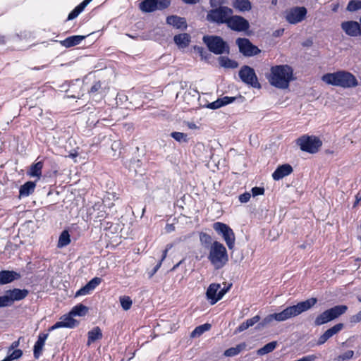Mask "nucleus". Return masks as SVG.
<instances>
[{"label":"nucleus","mask_w":361,"mask_h":361,"mask_svg":"<svg viewBox=\"0 0 361 361\" xmlns=\"http://www.w3.org/2000/svg\"><path fill=\"white\" fill-rule=\"evenodd\" d=\"M293 171V167L290 164H284L276 168L272 173V178L274 180H279L292 173Z\"/></svg>","instance_id":"obj_20"},{"label":"nucleus","mask_w":361,"mask_h":361,"mask_svg":"<svg viewBox=\"0 0 361 361\" xmlns=\"http://www.w3.org/2000/svg\"><path fill=\"white\" fill-rule=\"evenodd\" d=\"M347 310L348 307L345 305H336L328 309L316 317L314 324L316 326H321L326 324L343 314Z\"/></svg>","instance_id":"obj_6"},{"label":"nucleus","mask_w":361,"mask_h":361,"mask_svg":"<svg viewBox=\"0 0 361 361\" xmlns=\"http://www.w3.org/2000/svg\"><path fill=\"white\" fill-rule=\"evenodd\" d=\"M180 263H181V262H180L179 263H178V264H176V265H174V267H173V269H176V268L179 266V264H180Z\"/></svg>","instance_id":"obj_64"},{"label":"nucleus","mask_w":361,"mask_h":361,"mask_svg":"<svg viewBox=\"0 0 361 361\" xmlns=\"http://www.w3.org/2000/svg\"><path fill=\"white\" fill-rule=\"evenodd\" d=\"M253 197L261 195L264 193V188L262 187H254L251 190Z\"/></svg>","instance_id":"obj_48"},{"label":"nucleus","mask_w":361,"mask_h":361,"mask_svg":"<svg viewBox=\"0 0 361 361\" xmlns=\"http://www.w3.org/2000/svg\"><path fill=\"white\" fill-rule=\"evenodd\" d=\"M102 282L99 277L91 279L85 286L80 288L75 293V297L90 294Z\"/></svg>","instance_id":"obj_19"},{"label":"nucleus","mask_w":361,"mask_h":361,"mask_svg":"<svg viewBox=\"0 0 361 361\" xmlns=\"http://www.w3.org/2000/svg\"><path fill=\"white\" fill-rule=\"evenodd\" d=\"M166 230L167 232L170 233L175 230V227L173 224H166Z\"/></svg>","instance_id":"obj_60"},{"label":"nucleus","mask_w":361,"mask_h":361,"mask_svg":"<svg viewBox=\"0 0 361 361\" xmlns=\"http://www.w3.org/2000/svg\"><path fill=\"white\" fill-rule=\"evenodd\" d=\"M161 261H159V262L153 268L152 271L149 273V277H152L158 271L161 265Z\"/></svg>","instance_id":"obj_57"},{"label":"nucleus","mask_w":361,"mask_h":361,"mask_svg":"<svg viewBox=\"0 0 361 361\" xmlns=\"http://www.w3.org/2000/svg\"><path fill=\"white\" fill-rule=\"evenodd\" d=\"M231 286V285H230L229 286H228L226 288H224L219 290L218 294H217V298L215 299L214 302H217L219 300H221L223 298V296L224 295V294L229 290Z\"/></svg>","instance_id":"obj_51"},{"label":"nucleus","mask_w":361,"mask_h":361,"mask_svg":"<svg viewBox=\"0 0 361 361\" xmlns=\"http://www.w3.org/2000/svg\"><path fill=\"white\" fill-rule=\"evenodd\" d=\"M261 317L259 315H255V317L247 319L245 322L240 324L236 329L238 332H242L248 328L254 326L256 323L259 322Z\"/></svg>","instance_id":"obj_31"},{"label":"nucleus","mask_w":361,"mask_h":361,"mask_svg":"<svg viewBox=\"0 0 361 361\" xmlns=\"http://www.w3.org/2000/svg\"><path fill=\"white\" fill-rule=\"evenodd\" d=\"M44 166V162L42 161H37L32 164L30 166V171L27 172V174L30 177H36L37 179H39L42 176V169Z\"/></svg>","instance_id":"obj_30"},{"label":"nucleus","mask_w":361,"mask_h":361,"mask_svg":"<svg viewBox=\"0 0 361 361\" xmlns=\"http://www.w3.org/2000/svg\"><path fill=\"white\" fill-rule=\"evenodd\" d=\"M210 6L212 8H218L224 6V4L226 3V0H209Z\"/></svg>","instance_id":"obj_47"},{"label":"nucleus","mask_w":361,"mask_h":361,"mask_svg":"<svg viewBox=\"0 0 361 361\" xmlns=\"http://www.w3.org/2000/svg\"><path fill=\"white\" fill-rule=\"evenodd\" d=\"M354 355V351L349 350L343 354L338 355L336 358L337 361H346L350 360Z\"/></svg>","instance_id":"obj_44"},{"label":"nucleus","mask_w":361,"mask_h":361,"mask_svg":"<svg viewBox=\"0 0 361 361\" xmlns=\"http://www.w3.org/2000/svg\"><path fill=\"white\" fill-rule=\"evenodd\" d=\"M213 228L223 238L228 249L233 250L235 242L233 231L227 224L222 222H215L213 224Z\"/></svg>","instance_id":"obj_9"},{"label":"nucleus","mask_w":361,"mask_h":361,"mask_svg":"<svg viewBox=\"0 0 361 361\" xmlns=\"http://www.w3.org/2000/svg\"><path fill=\"white\" fill-rule=\"evenodd\" d=\"M250 194L249 192H245L239 196V201L242 203L247 202L250 199Z\"/></svg>","instance_id":"obj_52"},{"label":"nucleus","mask_w":361,"mask_h":361,"mask_svg":"<svg viewBox=\"0 0 361 361\" xmlns=\"http://www.w3.org/2000/svg\"><path fill=\"white\" fill-rule=\"evenodd\" d=\"M29 294L27 289L13 288L5 291L7 306H11L15 301L22 300Z\"/></svg>","instance_id":"obj_14"},{"label":"nucleus","mask_w":361,"mask_h":361,"mask_svg":"<svg viewBox=\"0 0 361 361\" xmlns=\"http://www.w3.org/2000/svg\"><path fill=\"white\" fill-rule=\"evenodd\" d=\"M171 4V0H144L139 4V8L143 13H152L157 10L162 11Z\"/></svg>","instance_id":"obj_11"},{"label":"nucleus","mask_w":361,"mask_h":361,"mask_svg":"<svg viewBox=\"0 0 361 361\" xmlns=\"http://www.w3.org/2000/svg\"><path fill=\"white\" fill-rule=\"evenodd\" d=\"M173 40L179 48L183 49L189 45L190 36L188 33L178 34L174 36Z\"/></svg>","instance_id":"obj_26"},{"label":"nucleus","mask_w":361,"mask_h":361,"mask_svg":"<svg viewBox=\"0 0 361 361\" xmlns=\"http://www.w3.org/2000/svg\"><path fill=\"white\" fill-rule=\"evenodd\" d=\"M186 4H195L200 1V0H181Z\"/></svg>","instance_id":"obj_59"},{"label":"nucleus","mask_w":361,"mask_h":361,"mask_svg":"<svg viewBox=\"0 0 361 361\" xmlns=\"http://www.w3.org/2000/svg\"><path fill=\"white\" fill-rule=\"evenodd\" d=\"M343 31L350 37L361 36V24L357 21L348 20L343 21L341 24Z\"/></svg>","instance_id":"obj_15"},{"label":"nucleus","mask_w":361,"mask_h":361,"mask_svg":"<svg viewBox=\"0 0 361 361\" xmlns=\"http://www.w3.org/2000/svg\"><path fill=\"white\" fill-rule=\"evenodd\" d=\"M222 104L221 100L219 98L216 101L208 104L207 107L210 109H217L223 106Z\"/></svg>","instance_id":"obj_46"},{"label":"nucleus","mask_w":361,"mask_h":361,"mask_svg":"<svg viewBox=\"0 0 361 361\" xmlns=\"http://www.w3.org/2000/svg\"><path fill=\"white\" fill-rule=\"evenodd\" d=\"M102 282L99 277L91 279L85 286L80 288L75 293V297L90 294Z\"/></svg>","instance_id":"obj_18"},{"label":"nucleus","mask_w":361,"mask_h":361,"mask_svg":"<svg viewBox=\"0 0 361 361\" xmlns=\"http://www.w3.org/2000/svg\"><path fill=\"white\" fill-rule=\"evenodd\" d=\"M49 336V334L40 333L37 341L35 342L33 348V355L35 359H39L42 355L45 341Z\"/></svg>","instance_id":"obj_21"},{"label":"nucleus","mask_w":361,"mask_h":361,"mask_svg":"<svg viewBox=\"0 0 361 361\" xmlns=\"http://www.w3.org/2000/svg\"><path fill=\"white\" fill-rule=\"evenodd\" d=\"M278 0H271V4L276 6L277 4Z\"/></svg>","instance_id":"obj_63"},{"label":"nucleus","mask_w":361,"mask_h":361,"mask_svg":"<svg viewBox=\"0 0 361 361\" xmlns=\"http://www.w3.org/2000/svg\"><path fill=\"white\" fill-rule=\"evenodd\" d=\"M246 346L247 345L245 343H241L237 345L235 347H232L226 350L224 353V355L226 357L235 356L238 355L240 352H242L243 350H245Z\"/></svg>","instance_id":"obj_34"},{"label":"nucleus","mask_w":361,"mask_h":361,"mask_svg":"<svg viewBox=\"0 0 361 361\" xmlns=\"http://www.w3.org/2000/svg\"><path fill=\"white\" fill-rule=\"evenodd\" d=\"M307 9L305 7H295L286 16V20L291 24L301 22L306 16Z\"/></svg>","instance_id":"obj_16"},{"label":"nucleus","mask_w":361,"mask_h":361,"mask_svg":"<svg viewBox=\"0 0 361 361\" xmlns=\"http://www.w3.org/2000/svg\"><path fill=\"white\" fill-rule=\"evenodd\" d=\"M20 278V274L14 271L2 270L0 271V285L10 283Z\"/></svg>","instance_id":"obj_22"},{"label":"nucleus","mask_w":361,"mask_h":361,"mask_svg":"<svg viewBox=\"0 0 361 361\" xmlns=\"http://www.w3.org/2000/svg\"><path fill=\"white\" fill-rule=\"evenodd\" d=\"M219 64L221 66L226 68H236L238 66V63L226 56H220L219 58Z\"/></svg>","instance_id":"obj_35"},{"label":"nucleus","mask_w":361,"mask_h":361,"mask_svg":"<svg viewBox=\"0 0 361 361\" xmlns=\"http://www.w3.org/2000/svg\"><path fill=\"white\" fill-rule=\"evenodd\" d=\"M233 11L227 6H220L210 10L207 15V20L217 24L227 23Z\"/></svg>","instance_id":"obj_8"},{"label":"nucleus","mask_w":361,"mask_h":361,"mask_svg":"<svg viewBox=\"0 0 361 361\" xmlns=\"http://www.w3.org/2000/svg\"><path fill=\"white\" fill-rule=\"evenodd\" d=\"M202 40L209 51L216 55L229 54V46L221 37L206 35L203 37Z\"/></svg>","instance_id":"obj_5"},{"label":"nucleus","mask_w":361,"mask_h":361,"mask_svg":"<svg viewBox=\"0 0 361 361\" xmlns=\"http://www.w3.org/2000/svg\"><path fill=\"white\" fill-rule=\"evenodd\" d=\"M102 338V332L99 326L94 327L91 331L88 332L87 345H90L91 343L99 340Z\"/></svg>","instance_id":"obj_32"},{"label":"nucleus","mask_w":361,"mask_h":361,"mask_svg":"<svg viewBox=\"0 0 361 361\" xmlns=\"http://www.w3.org/2000/svg\"><path fill=\"white\" fill-rule=\"evenodd\" d=\"M19 344H20V339H18V341H16L14 342H13L9 348V350H8V353L11 351V350H14L15 348H16L17 347L19 346Z\"/></svg>","instance_id":"obj_58"},{"label":"nucleus","mask_w":361,"mask_h":361,"mask_svg":"<svg viewBox=\"0 0 361 361\" xmlns=\"http://www.w3.org/2000/svg\"><path fill=\"white\" fill-rule=\"evenodd\" d=\"M6 307L8 306L6 302V295L4 294V295L0 296V308Z\"/></svg>","instance_id":"obj_56"},{"label":"nucleus","mask_w":361,"mask_h":361,"mask_svg":"<svg viewBox=\"0 0 361 361\" xmlns=\"http://www.w3.org/2000/svg\"><path fill=\"white\" fill-rule=\"evenodd\" d=\"M211 324L206 323L202 325L197 326L190 334L191 338H196L200 336L205 331H209L211 329Z\"/></svg>","instance_id":"obj_36"},{"label":"nucleus","mask_w":361,"mask_h":361,"mask_svg":"<svg viewBox=\"0 0 361 361\" xmlns=\"http://www.w3.org/2000/svg\"><path fill=\"white\" fill-rule=\"evenodd\" d=\"M121 305L124 310H128L130 309L133 302L129 296H121L119 298Z\"/></svg>","instance_id":"obj_42"},{"label":"nucleus","mask_w":361,"mask_h":361,"mask_svg":"<svg viewBox=\"0 0 361 361\" xmlns=\"http://www.w3.org/2000/svg\"><path fill=\"white\" fill-rule=\"evenodd\" d=\"M317 298H311L305 301L300 302L297 305L287 307L281 312L270 314L265 317L263 320L257 324L256 328L257 329H260L272 322L274 320L277 322H283L290 318L296 317L301 313L310 310L317 304Z\"/></svg>","instance_id":"obj_1"},{"label":"nucleus","mask_w":361,"mask_h":361,"mask_svg":"<svg viewBox=\"0 0 361 361\" xmlns=\"http://www.w3.org/2000/svg\"><path fill=\"white\" fill-rule=\"evenodd\" d=\"M102 85L100 81L95 82L89 90V93L94 94L101 89Z\"/></svg>","instance_id":"obj_50"},{"label":"nucleus","mask_w":361,"mask_h":361,"mask_svg":"<svg viewBox=\"0 0 361 361\" xmlns=\"http://www.w3.org/2000/svg\"><path fill=\"white\" fill-rule=\"evenodd\" d=\"M200 240L202 245L206 248H209L213 243L212 237L209 234L203 232L200 233Z\"/></svg>","instance_id":"obj_41"},{"label":"nucleus","mask_w":361,"mask_h":361,"mask_svg":"<svg viewBox=\"0 0 361 361\" xmlns=\"http://www.w3.org/2000/svg\"><path fill=\"white\" fill-rule=\"evenodd\" d=\"M235 43L238 47L240 53L244 56L251 57L261 53V50L247 38L239 37L236 39Z\"/></svg>","instance_id":"obj_12"},{"label":"nucleus","mask_w":361,"mask_h":361,"mask_svg":"<svg viewBox=\"0 0 361 361\" xmlns=\"http://www.w3.org/2000/svg\"><path fill=\"white\" fill-rule=\"evenodd\" d=\"M195 49H197L198 53L200 54V55L201 56V57L202 59H206L207 58V55L208 54V53L207 52L206 50H204V48L200 47H195Z\"/></svg>","instance_id":"obj_53"},{"label":"nucleus","mask_w":361,"mask_h":361,"mask_svg":"<svg viewBox=\"0 0 361 361\" xmlns=\"http://www.w3.org/2000/svg\"><path fill=\"white\" fill-rule=\"evenodd\" d=\"M78 322L71 317H66L63 321L57 322L55 324L49 329V331H54L59 328H74L77 326Z\"/></svg>","instance_id":"obj_24"},{"label":"nucleus","mask_w":361,"mask_h":361,"mask_svg":"<svg viewBox=\"0 0 361 361\" xmlns=\"http://www.w3.org/2000/svg\"><path fill=\"white\" fill-rule=\"evenodd\" d=\"M236 99H237V97H228V96L220 98V99L221 100V102L223 103L222 104L223 106L233 102L234 101L236 100Z\"/></svg>","instance_id":"obj_49"},{"label":"nucleus","mask_w":361,"mask_h":361,"mask_svg":"<svg viewBox=\"0 0 361 361\" xmlns=\"http://www.w3.org/2000/svg\"><path fill=\"white\" fill-rule=\"evenodd\" d=\"M6 43V38L4 35H0V44H4Z\"/></svg>","instance_id":"obj_61"},{"label":"nucleus","mask_w":361,"mask_h":361,"mask_svg":"<svg viewBox=\"0 0 361 361\" xmlns=\"http://www.w3.org/2000/svg\"><path fill=\"white\" fill-rule=\"evenodd\" d=\"M36 187L33 181H27L20 188L19 193L20 197H27L31 195Z\"/></svg>","instance_id":"obj_28"},{"label":"nucleus","mask_w":361,"mask_h":361,"mask_svg":"<svg viewBox=\"0 0 361 361\" xmlns=\"http://www.w3.org/2000/svg\"><path fill=\"white\" fill-rule=\"evenodd\" d=\"M71 243L70 235L67 231H63L61 233L59 241H58V247H63L67 246Z\"/></svg>","instance_id":"obj_37"},{"label":"nucleus","mask_w":361,"mask_h":361,"mask_svg":"<svg viewBox=\"0 0 361 361\" xmlns=\"http://www.w3.org/2000/svg\"><path fill=\"white\" fill-rule=\"evenodd\" d=\"M343 324L338 323L327 329L323 334L319 336L317 341V345H321L325 343L330 338L341 331L343 329Z\"/></svg>","instance_id":"obj_17"},{"label":"nucleus","mask_w":361,"mask_h":361,"mask_svg":"<svg viewBox=\"0 0 361 361\" xmlns=\"http://www.w3.org/2000/svg\"><path fill=\"white\" fill-rule=\"evenodd\" d=\"M82 35H73L60 42L61 44L66 48H70L79 44L85 39Z\"/></svg>","instance_id":"obj_25"},{"label":"nucleus","mask_w":361,"mask_h":361,"mask_svg":"<svg viewBox=\"0 0 361 361\" xmlns=\"http://www.w3.org/2000/svg\"><path fill=\"white\" fill-rule=\"evenodd\" d=\"M293 71L288 65H279L271 68L268 78L270 84L277 88L286 89L293 80Z\"/></svg>","instance_id":"obj_2"},{"label":"nucleus","mask_w":361,"mask_h":361,"mask_svg":"<svg viewBox=\"0 0 361 361\" xmlns=\"http://www.w3.org/2000/svg\"><path fill=\"white\" fill-rule=\"evenodd\" d=\"M360 201H361V195L360 193H357L356 195V202L355 203V205L357 204Z\"/></svg>","instance_id":"obj_62"},{"label":"nucleus","mask_w":361,"mask_h":361,"mask_svg":"<svg viewBox=\"0 0 361 361\" xmlns=\"http://www.w3.org/2000/svg\"><path fill=\"white\" fill-rule=\"evenodd\" d=\"M300 149L310 154L317 153L322 145V140L316 136L304 135L296 140Z\"/></svg>","instance_id":"obj_7"},{"label":"nucleus","mask_w":361,"mask_h":361,"mask_svg":"<svg viewBox=\"0 0 361 361\" xmlns=\"http://www.w3.org/2000/svg\"><path fill=\"white\" fill-rule=\"evenodd\" d=\"M23 355V351L20 349L13 350L12 353H10L7 357L10 361L17 360Z\"/></svg>","instance_id":"obj_45"},{"label":"nucleus","mask_w":361,"mask_h":361,"mask_svg":"<svg viewBox=\"0 0 361 361\" xmlns=\"http://www.w3.org/2000/svg\"><path fill=\"white\" fill-rule=\"evenodd\" d=\"M92 0H84L82 3L78 5L69 14L67 20H71L75 19L78 16V15L83 11L85 7L92 1Z\"/></svg>","instance_id":"obj_29"},{"label":"nucleus","mask_w":361,"mask_h":361,"mask_svg":"<svg viewBox=\"0 0 361 361\" xmlns=\"http://www.w3.org/2000/svg\"><path fill=\"white\" fill-rule=\"evenodd\" d=\"M166 23L177 29H186L187 22L185 18L176 15L169 16L166 18Z\"/></svg>","instance_id":"obj_23"},{"label":"nucleus","mask_w":361,"mask_h":361,"mask_svg":"<svg viewBox=\"0 0 361 361\" xmlns=\"http://www.w3.org/2000/svg\"><path fill=\"white\" fill-rule=\"evenodd\" d=\"M220 285L216 283L211 284L207 290V297L209 300H211V304L214 305L216 302H214L215 299L217 298L218 291L220 288Z\"/></svg>","instance_id":"obj_33"},{"label":"nucleus","mask_w":361,"mask_h":361,"mask_svg":"<svg viewBox=\"0 0 361 361\" xmlns=\"http://www.w3.org/2000/svg\"><path fill=\"white\" fill-rule=\"evenodd\" d=\"M361 9V0H350L346 11L349 12H355Z\"/></svg>","instance_id":"obj_40"},{"label":"nucleus","mask_w":361,"mask_h":361,"mask_svg":"<svg viewBox=\"0 0 361 361\" xmlns=\"http://www.w3.org/2000/svg\"><path fill=\"white\" fill-rule=\"evenodd\" d=\"M207 258L215 269L223 268L228 262L226 247L219 241H214L209 247Z\"/></svg>","instance_id":"obj_4"},{"label":"nucleus","mask_w":361,"mask_h":361,"mask_svg":"<svg viewBox=\"0 0 361 361\" xmlns=\"http://www.w3.org/2000/svg\"><path fill=\"white\" fill-rule=\"evenodd\" d=\"M88 311V308L82 304L75 306L70 312L73 316H84Z\"/></svg>","instance_id":"obj_39"},{"label":"nucleus","mask_w":361,"mask_h":361,"mask_svg":"<svg viewBox=\"0 0 361 361\" xmlns=\"http://www.w3.org/2000/svg\"><path fill=\"white\" fill-rule=\"evenodd\" d=\"M172 247H173V244H168V245H166L165 250L163 251L162 257H161V259L160 260V261H161V262L166 257V255H167V253H168L169 250H171L172 248Z\"/></svg>","instance_id":"obj_54"},{"label":"nucleus","mask_w":361,"mask_h":361,"mask_svg":"<svg viewBox=\"0 0 361 361\" xmlns=\"http://www.w3.org/2000/svg\"><path fill=\"white\" fill-rule=\"evenodd\" d=\"M322 80L328 85L341 87L343 88L355 87L359 84L355 76L346 71H338L334 73L324 74Z\"/></svg>","instance_id":"obj_3"},{"label":"nucleus","mask_w":361,"mask_h":361,"mask_svg":"<svg viewBox=\"0 0 361 361\" xmlns=\"http://www.w3.org/2000/svg\"><path fill=\"white\" fill-rule=\"evenodd\" d=\"M350 322H354V323H357V322H361V311H360L357 314H356L355 315H353L351 318H350Z\"/></svg>","instance_id":"obj_55"},{"label":"nucleus","mask_w":361,"mask_h":361,"mask_svg":"<svg viewBox=\"0 0 361 361\" xmlns=\"http://www.w3.org/2000/svg\"><path fill=\"white\" fill-rule=\"evenodd\" d=\"M238 75L241 80L246 85L257 89L261 88V85L252 68L248 66H243L239 71Z\"/></svg>","instance_id":"obj_10"},{"label":"nucleus","mask_w":361,"mask_h":361,"mask_svg":"<svg viewBox=\"0 0 361 361\" xmlns=\"http://www.w3.org/2000/svg\"><path fill=\"white\" fill-rule=\"evenodd\" d=\"M276 345H277L276 341L270 342V343L266 344L265 345H264L262 348H259L257 350V354L259 355H264L267 353H269L272 352L276 348Z\"/></svg>","instance_id":"obj_38"},{"label":"nucleus","mask_w":361,"mask_h":361,"mask_svg":"<svg viewBox=\"0 0 361 361\" xmlns=\"http://www.w3.org/2000/svg\"><path fill=\"white\" fill-rule=\"evenodd\" d=\"M232 6L240 12L249 11L252 8L251 2L249 0H233Z\"/></svg>","instance_id":"obj_27"},{"label":"nucleus","mask_w":361,"mask_h":361,"mask_svg":"<svg viewBox=\"0 0 361 361\" xmlns=\"http://www.w3.org/2000/svg\"><path fill=\"white\" fill-rule=\"evenodd\" d=\"M226 25L231 30L236 32L246 31L250 27L249 22L246 19L240 16H233V14Z\"/></svg>","instance_id":"obj_13"},{"label":"nucleus","mask_w":361,"mask_h":361,"mask_svg":"<svg viewBox=\"0 0 361 361\" xmlns=\"http://www.w3.org/2000/svg\"><path fill=\"white\" fill-rule=\"evenodd\" d=\"M171 137H173L176 141L181 142H188V135L185 133L180 132H173L171 133Z\"/></svg>","instance_id":"obj_43"}]
</instances>
